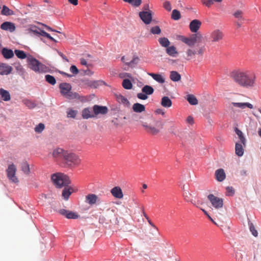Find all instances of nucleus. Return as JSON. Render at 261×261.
Segmentation results:
<instances>
[{"mask_svg": "<svg viewBox=\"0 0 261 261\" xmlns=\"http://www.w3.org/2000/svg\"><path fill=\"white\" fill-rule=\"evenodd\" d=\"M207 199L210 201L212 205L216 209H219L223 207V201L222 198L211 194L207 196Z\"/></svg>", "mask_w": 261, "mask_h": 261, "instance_id": "obj_6", "label": "nucleus"}, {"mask_svg": "<svg viewBox=\"0 0 261 261\" xmlns=\"http://www.w3.org/2000/svg\"><path fill=\"white\" fill-rule=\"evenodd\" d=\"M99 200L98 196L94 194H89L85 197V202L90 205L96 204L97 202Z\"/></svg>", "mask_w": 261, "mask_h": 261, "instance_id": "obj_12", "label": "nucleus"}, {"mask_svg": "<svg viewBox=\"0 0 261 261\" xmlns=\"http://www.w3.org/2000/svg\"><path fill=\"white\" fill-rule=\"evenodd\" d=\"M170 78L173 82H178L181 79V76L177 71H172L170 72Z\"/></svg>", "mask_w": 261, "mask_h": 261, "instance_id": "obj_32", "label": "nucleus"}, {"mask_svg": "<svg viewBox=\"0 0 261 261\" xmlns=\"http://www.w3.org/2000/svg\"><path fill=\"white\" fill-rule=\"evenodd\" d=\"M166 52L169 56L172 57H175L177 54L176 48L174 46H168L166 48Z\"/></svg>", "mask_w": 261, "mask_h": 261, "instance_id": "obj_33", "label": "nucleus"}, {"mask_svg": "<svg viewBox=\"0 0 261 261\" xmlns=\"http://www.w3.org/2000/svg\"><path fill=\"white\" fill-rule=\"evenodd\" d=\"M103 232L99 229H86V231L84 232V234H86L92 238H99L102 235Z\"/></svg>", "mask_w": 261, "mask_h": 261, "instance_id": "obj_18", "label": "nucleus"}, {"mask_svg": "<svg viewBox=\"0 0 261 261\" xmlns=\"http://www.w3.org/2000/svg\"><path fill=\"white\" fill-rule=\"evenodd\" d=\"M181 17L180 12L177 10H173L172 12L171 18L175 20H179Z\"/></svg>", "mask_w": 261, "mask_h": 261, "instance_id": "obj_44", "label": "nucleus"}, {"mask_svg": "<svg viewBox=\"0 0 261 261\" xmlns=\"http://www.w3.org/2000/svg\"><path fill=\"white\" fill-rule=\"evenodd\" d=\"M59 213L64 216L67 219H76L80 217V215L77 212H73L65 209H61L59 210Z\"/></svg>", "mask_w": 261, "mask_h": 261, "instance_id": "obj_8", "label": "nucleus"}, {"mask_svg": "<svg viewBox=\"0 0 261 261\" xmlns=\"http://www.w3.org/2000/svg\"><path fill=\"white\" fill-rule=\"evenodd\" d=\"M93 112L95 117L98 114H106L108 112V109L106 106H100L96 105L93 106Z\"/></svg>", "mask_w": 261, "mask_h": 261, "instance_id": "obj_15", "label": "nucleus"}, {"mask_svg": "<svg viewBox=\"0 0 261 261\" xmlns=\"http://www.w3.org/2000/svg\"><path fill=\"white\" fill-rule=\"evenodd\" d=\"M213 0H202V3L205 5L206 6L209 7L212 4H213Z\"/></svg>", "mask_w": 261, "mask_h": 261, "instance_id": "obj_56", "label": "nucleus"}, {"mask_svg": "<svg viewBox=\"0 0 261 261\" xmlns=\"http://www.w3.org/2000/svg\"><path fill=\"white\" fill-rule=\"evenodd\" d=\"M233 16L238 19L239 21H243L244 20L243 17V12L242 10H238L233 14Z\"/></svg>", "mask_w": 261, "mask_h": 261, "instance_id": "obj_38", "label": "nucleus"}, {"mask_svg": "<svg viewBox=\"0 0 261 261\" xmlns=\"http://www.w3.org/2000/svg\"><path fill=\"white\" fill-rule=\"evenodd\" d=\"M111 193L116 198L121 199L123 197L122 190L119 187H115L111 190Z\"/></svg>", "mask_w": 261, "mask_h": 261, "instance_id": "obj_20", "label": "nucleus"}, {"mask_svg": "<svg viewBox=\"0 0 261 261\" xmlns=\"http://www.w3.org/2000/svg\"><path fill=\"white\" fill-rule=\"evenodd\" d=\"M82 117L84 119H86L94 117L95 115L93 112V109L92 110L90 108H85L82 111Z\"/></svg>", "mask_w": 261, "mask_h": 261, "instance_id": "obj_21", "label": "nucleus"}, {"mask_svg": "<svg viewBox=\"0 0 261 261\" xmlns=\"http://www.w3.org/2000/svg\"><path fill=\"white\" fill-rule=\"evenodd\" d=\"M128 3L133 7H138L141 4L142 0H130Z\"/></svg>", "mask_w": 261, "mask_h": 261, "instance_id": "obj_49", "label": "nucleus"}, {"mask_svg": "<svg viewBox=\"0 0 261 261\" xmlns=\"http://www.w3.org/2000/svg\"><path fill=\"white\" fill-rule=\"evenodd\" d=\"M180 40L189 46H194L196 43L200 42L202 38V35L200 33L194 34L190 37L183 36H179Z\"/></svg>", "mask_w": 261, "mask_h": 261, "instance_id": "obj_5", "label": "nucleus"}, {"mask_svg": "<svg viewBox=\"0 0 261 261\" xmlns=\"http://www.w3.org/2000/svg\"><path fill=\"white\" fill-rule=\"evenodd\" d=\"M29 67L35 72H43L45 71V66L35 58L29 56L27 58Z\"/></svg>", "mask_w": 261, "mask_h": 261, "instance_id": "obj_4", "label": "nucleus"}, {"mask_svg": "<svg viewBox=\"0 0 261 261\" xmlns=\"http://www.w3.org/2000/svg\"><path fill=\"white\" fill-rule=\"evenodd\" d=\"M230 76L241 87L249 88L254 86L256 76L254 74H250L248 71L235 70L230 73Z\"/></svg>", "mask_w": 261, "mask_h": 261, "instance_id": "obj_1", "label": "nucleus"}, {"mask_svg": "<svg viewBox=\"0 0 261 261\" xmlns=\"http://www.w3.org/2000/svg\"><path fill=\"white\" fill-rule=\"evenodd\" d=\"M152 14L151 11H141L140 12L139 14L141 19L146 24H148L151 23L152 18Z\"/></svg>", "mask_w": 261, "mask_h": 261, "instance_id": "obj_9", "label": "nucleus"}, {"mask_svg": "<svg viewBox=\"0 0 261 261\" xmlns=\"http://www.w3.org/2000/svg\"><path fill=\"white\" fill-rule=\"evenodd\" d=\"M142 92L145 93L147 95H151L153 93L154 89L150 86L145 85L142 88Z\"/></svg>", "mask_w": 261, "mask_h": 261, "instance_id": "obj_34", "label": "nucleus"}, {"mask_svg": "<svg viewBox=\"0 0 261 261\" xmlns=\"http://www.w3.org/2000/svg\"><path fill=\"white\" fill-rule=\"evenodd\" d=\"M142 125L145 128V130L152 135H156L160 132V129L154 126H149L146 122H142Z\"/></svg>", "mask_w": 261, "mask_h": 261, "instance_id": "obj_16", "label": "nucleus"}, {"mask_svg": "<svg viewBox=\"0 0 261 261\" xmlns=\"http://www.w3.org/2000/svg\"><path fill=\"white\" fill-rule=\"evenodd\" d=\"M16 171V168L13 164L10 165L6 170L8 178L14 183L18 182V178L15 176Z\"/></svg>", "mask_w": 261, "mask_h": 261, "instance_id": "obj_7", "label": "nucleus"}, {"mask_svg": "<svg viewBox=\"0 0 261 261\" xmlns=\"http://www.w3.org/2000/svg\"><path fill=\"white\" fill-rule=\"evenodd\" d=\"M70 70L74 74H77L79 73V70L75 65H72L70 68Z\"/></svg>", "mask_w": 261, "mask_h": 261, "instance_id": "obj_57", "label": "nucleus"}, {"mask_svg": "<svg viewBox=\"0 0 261 261\" xmlns=\"http://www.w3.org/2000/svg\"><path fill=\"white\" fill-rule=\"evenodd\" d=\"M77 114V111L72 109H69L67 112V117L68 118H74Z\"/></svg>", "mask_w": 261, "mask_h": 261, "instance_id": "obj_51", "label": "nucleus"}, {"mask_svg": "<svg viewBox=\"0 0 261 261\" xmlns=\"http://www.w3.org/2000/svg\"><path fill=\"white\" fill-rule=\"evenodd\" d=\"M139 58L137 57H134L133 59L128 62H126V64L128 65L129 66L133 67L134 65L137 64L139 61Z\"/></svg>", "mask_w": 261, "mask_h": 261, "instance_id": "obj_48", "label": "nucleus"}, {"mask_svg": "<svg viewBox=\"0 0 261 261\" xmlns=\"http://www.w3.org/2000/svg\"><path fill=\"white\" fill-rule=\"evenodd\" d=\"M132 109L135 113H141L145 111V107L143 105L135 103L133 105Z\"/></svg>", "mask_w": 261, "mask_h": 261, "instance_id": "obj_26", "label": "nucleus"}, {"mask_svg": "<svg viewBox=\"0 0 261 261\" xmlns=\"http://www.w3.org/2000/svg\"><path fill=\"white\" fill-rule=\"evenodd\" d=\"M231 105L236 108H238L241 109H245L246 108H248L250 109L253 108V105L249 102H232Z\"/></svg>", "mask_w": 261, "mask_h": 261, "instance_id": "obj_23", "label": "nucleus"}, {"mask_svg": "<svg viewBox=\"0 0 261 261\" xmlns=\"http://www.w3.org/2000/svg\"><path fill=\"white\" fill-rule=\"evenodd\" d=\"M68 2L74 6H76L78 4V0H68Z\"/></svg>", "mask_w": 261, "mask_h": 261, "instance_id": "obj_64", "label": "nucleus"}, {"mask_svg": "<svg viewBox=\"0 0 261 261\" xmlns=\"http://www.w3.org/2000/svg\"><path fill=\"white\" fill-rule=\"evenodd\" d=\"M215 177L219 181H222L226 177L225 173L223 169H219L215 171Z\"/></svg>", "mask_w": 261, "mask_h": 261, "instance_id": "obj_24", "label": "nucleus"}, {"mask_svg": "<svg viewBox=\"0 0 261 261\" xmlns=\"http://www.w3.org/2000/svg\"><path fill=\"white\" fill-rule=\"evenodd\" d=\"M226 195L227 196H233L234 194V190L232 187H227L226 188Z\"/></svg>", "mask_w": 261, "mask_h": 261, "instance_id": "obj_53", "label": "nucleus"}, {"mask_svg": "<svg viewBox=\"0 0 261 261\" xmlns=\"http://www.w3.org/2000/svg\"><path fill=\"white\" fill-rule=\"evenodd\" d=\"M63 161L68 167H74L79 165L81 163V160L76 154L68 151H67L64 154Z\"/></svg>", "mask_w": 261, "mask_h": 261, "instance_id": "obj_3", "label": "nucleus"}, {"mask_svg": "<svg viewBox=\"0 0 261 261\" xmlns=\"http://www.w3.org/2000/svg\"><path fill=\"white\" fill-rule=\"evenodd\" d=\"M188 195L190 196L191 195V194H190L188 192H185L183 194L185 200L187 201H189L190 200V197H189Z\"/></svg>", "mask_w": 261, "mask_h": 261, "instance_id": "obj_61", "label": "nucleus"}, {"mask_svg": "<svg viewBox=\"0 0 261 261\" xmlns=\"http://www.w3.org/2000/svg\"><path fill=\"white\" fill-rule=\"evenodd\" d=\"M45 126L43 123H39L35 127V131L36 133H41L44 129Z\"/></svg>", "mask_w": 261, "mask_h": 261, "instance_id": "obj_50", "label": "nucleus"}, {"mask_svg": "<svg viewBox=\"0 0 261 261\" xmlns=\"http://www.w3.org/2000/svg\"><path fill=\"white\" fill-rule=\"evenodd\" d=\"M236 153L239 156H241L243 155L244 150L243 146L241 144L237 143L236 144Z\"/></svg>", "mask_w": 261, "mask_h": 261, "instance_id": "obj_36", "label": "nucleus"}, {"mask_svg": "<svg viewBox=\"0 0 261 261\" xmlns=\"http://www.w3.org/2000/svg\"><path fill=\"white\" fill-rule=\"evenodd\" d=\"M148 74L152 77L153 80L160 84H163L165 82V79L161 74L148 73Z\"/></svg>", "mask_w": 261, "mask_h": 261, "instance_id": "obj_25", "label": "nucleus"}, {"mask_svg": "<svg viewBox=\"0 0 261 261\" xmlns=\"http://www.w3.org/2000/svg\"><path fill=\"white\" fill-rule=\"evenodd\" d=\"M201 22L198 19H194L191 21L189 24V28L192 33H196L201 25Z\"/></svg>", "mask_w": 261, "mask_h": 261, "instance_id": "obj_14", "label": "nucleus"}, {"mask_svg": "<svg viewBox=\"0 0 261 261\" xmlns=\"http://www.w3.org/2000/svg\"><path fill=\"white\" fill-rule=\"evenodd\" d=\"M22 102L23 104L29 109H33L36 106V105L34 101L29 99H23Z\"/></svg>", "mask_w": 261, "mask_h": 261, "instance_id": "obj_41", "label": "nucleus"}, {"mask_svg": "<svg viewBox=\"0 0 261 261\" xmlns=\"http://www.w3.org/2000/svg\"><path fill=\"white\" fill-rule=\"evenodd\" d=\"M67 151L61 148H57L53 151L52 156L55 159L63 160L64 158V154L66 153Z\"/></svg>", "mask_w": 261, "mask_h": 261, "instance_id": "obj_10", "label": "nucleus"}, {"mask_svg": "<svg viewBox=\"0 0 261 261\" xmlns=\"http://www.w3.org/2000/svg\"><path fill=\"white\" fill-rule=\"evenodd\" d=\"M59 88L61 90V93L63 95L66 96H70V95L68 94L71 89V86L70 84L67 83H61L59 86Z\"/></svg>", "mask_w": 261, "mask_h": 261, "instance_id": "obj_13", "label": "nucleus"}, {"mask_svg": "<svg viewBox=\"0 0 261 261\" xmlns=\"http://www.w3.org/2000/svg\"><path fill=\"white\" fill-rule=\"evenodd\" d=\"M2 55L6 59H10L14 56V53L11 49L4 48L2 51Z\"/></svg>", "mask_w": 261, "mask_h": 261, "instance_id": "obj_29", "label": "nucleus"}, {"mask_svg": "<svg viewBox=\"0 0 261 261\" xmlns=\"http://www.w3.org/2000/svg\"><path fill=\"white\" fill-rule=\"evenodd\" d=\"M51 180L54 184L59 188H61L63 186H67L70 183L69 178L68 176L59 173L52 175Z\"/></svg>", "mask_w": 261, "mask_h": 261, "instance_id": "obj_2", "label": "nucleus"}, {"mask_svg": "<svg viewBox=\"0 0 261 261\" xmlns=\"http://www.w3.org/2000/svg\"><path fill=\"white\" fill-rule=\"evenodd\" d=\"M150 32L153 34H160L161 32V30L159 26H155L151 28L150 29Z\"/></svg>", "mask_w": 261, "mask_h": 261, "instance_id": "obj_52", "label": "nucleus"}, {"mask_svg": "<svg viewBox=\"0 0 261 261\" xmlns=\"http://www.w3.org/2000/svg\"><path fill=\"white\" fill-rule=\"evenodd\" d=\"M14 53L16 56L19 59H23L27 57L25 52L22 50L16 49Z\"/></svg>", "mask_w": 261, "mask_h": 261, "instance_id": "obj_45", "label": "nucleus"}, {"mask_svg": "<svg viewBox=\"0 0 261 261\" xmlns=\"http://www.w3.org/2000/svg\"><path fill=\"white\" fill-rule=\"evenodd\" d=\"M72 192L73 189L71 188H65L62 191V196L67 200Z\"/></svg>", "mask_w": 261, "mask_h": 261, "instance_id": "obj_31", "label": "nucleus"}, {"mask_svg": "<svg viewBox=\"0 0 261 261\" xmlns=\"http://www.w3.org/2000/svg\"><path fill=\"white\" fill-rule=\"evenodd\" d=\"M117 100L119 102L127 105L129 103L128 100L124 96L121 95H116Z\"/></svg>", "mask_w": 261, "mask_h": 261, "instance_id": "obj_43", "label": "nucleus"}, {"mask_svg": "<svg viewBox=\"0 0 261 261\" xmlns=\"http://www.w3.org/2000/svg\"><path fill=\"white\" fill-rule=\"evenodd\" d=\"M45 37L47 38L48 39H49V40L55 42H57V41L54 39L53 37H52L48 33H47L46 35L45 36Z\"/></svg>", "mask_w": 261, "mask_h": 261, "instance_id": "obj_62", "label": "nucleus"}, {"mask_svg": "<svg viewBox=\"0 0 261 261\" xmlns=\"http://www.w3.org/2000/svg\"><path fill=\"white\" fill-rule=\"evenodd\" d=\"M137 97L140 99L145 100L147 99L148 96L145 93L142 92L138 93Z\"/></svg>", "mask_w": 261, "mask_h": 261, "instance_id": "obj_55", "label": "nucleus"}, {"mask_svg": "<svg viewBox=\"0 0 261 261\" xmlns=\"http://www.w3.org/2000/svg\"><path fill=\"white\" fill-rule=\"evenodd\" d=\"M187 100L192 105H196L198 103L196 97L192 94L187 95Z\"/></svg>", "mask_w": 261, "mask_h": 261, "instance_id": "obj_37", "label": "nucleus"}, {"mask_svg": "<svg viewBox=\"0 0 261 261\" xmlns=\"http://www.w3.org/2000/svg\"><path fill=\"white\" fill-rule=\"evenodd\" d=\"M1 13L3 15L9 16L14 14L13 11L10 10L8 7L3 6Z\"/></svg>", "mask_w": 261, "mask_h": 261, "instance_id": "obj_39", "label": "nucleus"}, {"mask_svg": "<svg viewBox=\"0 0 261 261\" xmlns=\"http://www.w3.org/2000/svg\"><path fill=\"white\" fill-rule=\"evenodd\" d=\"M89 85L91 87H93V88H97L98 86V82H96V81H94V82H90L89 84Z\"/></svg>", "mask_w": 261, "mask_h": 261, "instance_id": "obj_59", "label": "nucleus"}, {"mask_svg": "<svg viewBox=\"0 0 261 261\" xmlns=\"http://www.w3.org/2000/svg\"><path fill=\"white\" fill-rule=\"evenodd\" d=\"M223 37L222 31L218 29L215 30L211 34V38L213 42H218L221 40Z\"/></svg>", "mask_w": 261, "mask_h": 261, "instance_id": "obj_11", "label": "nucleus"}, {"mask_svg": "<svg viewBox=\"0 0 261 261\" xmlns=\"http://www.w3.org/2000/svg\"><path fill=\"white\" fill-rule=\"evenodd\" d=\"M231 105L236 108H238L241 109H245L246 108H248L250 109L253 108V105L249 102H232Z\"/></svg>", "mask_w": 261, "mask_h": 261, "instance_id": "obj_22", "label": "nucleus"}, {"mask_svg": "<svg viewBox=\"0 0 261 261\" xmlns=\"http://www.w3.org/2000/svg\"><path fill=\"white\" fill-rule=\"evenodd\" d=\"M205 51V48L204 47H200L196 53L201 56H202Z\"/></svg>", "mask_w": 261, "mask_h": 261, "instance_id": "obj_58", "label": "nucleus"}, {"mask_svg": "<svg viewBox=\"0 0 261 261\" xmlns=\"http://www.w3.org/2000/svg\"><path fill=\"white\" fill-rule=\"evenodd\" d=\"M45 80L48 83L52 85H54L56 83V80L55 78L51 75H46Z\"/></svg>", "mask_w": 261, "mask_h": 261, "instance_id": "obj_46", "label": "nucleus"}, {"mask_svg": "<svg viewBox=\"0 0 261 261\" xmlns=\"http://www.w3.org/2000/svg\"><path fill=\"white\" fill-rule=\"evenodd\" d=\"M21 169L23 172L27 175H28L30 173V168L29 164L26 161L22 162L21 164Z\"/></svg>", "mask_w": 261, "mask_h": 261, "instance_id": "obj_30", "label": "nucleus"}, {"mask_svg": "<svg viewBox=\"0 0 261 261\" xmlns=\"http://www.w3.org/2000/svg\"><path fill=\"white\" fill-rule=\"evenodd\" d=\"M1 29L5 31H9L13 32L15 30V24L11 22L6 21L1 25Z\"/></svg>", "mask_w": 261, "mask_h": 261, "instance_id": "obj_19", "label": "nucleus"}, {"mask_svg": "<svg viewBox=\"0 0 261 261\" xmlns=\"http://www.w3.org/2000/svg\"><path fill=\"white\" fill-rule=\"evenodd\" d=\"M45 37L47 38L48 39H49V40L55 42H57V41L54 39L53 37H52L48 33H47L46 35L45 36Z\"/></svg>", "mask_w": 261, "mask_h": 261, "instance_id": "obj_63", "label": "nucleus"}, {"mask_svg": "<svg viewBox=\"0 0 261 261\" xmlns=\"http://www.w3.org/2000/svg\"><path fill=\"white\" fill-rule=\"evenodd\" d=\"M236 134H237V135L238 136L240 140V142L243 144L244 145H245V138L244 137L243 135V133L242 132L239 130L238 128H236Z\"/></svg>", "mask_w": 261, "mask_h": 261, "instance_id": "obj_47", "label": "nucleus"}, {"mask_svg": "<svg viewBox=\"0 0 261 261\" xmlns=\"http://www.w3.org/2000/svg\"><path fill=\"white\" fill-rule=\"evenodd\" d=\"M12 70V68L11 66L0 62V74L1 75H8L10 74Z\"/></svg>", "mask_w": 261, "mask_h": 261, "instance_id": "obj_17", "label": "nucleus"}, {"mask_svg": "<svg viewBox=\"0 0 261 261\" xmlns=\"http://www.w3.org/2000/svg\"><path fill=\"white\" fill-rule=\"evenodd\" d=\"M164 8L168 11L171 10V4L169 1H166L163 3Z\"/></svg>", "mask_w": 261, "mask_h": 261, "instance_id": "obj_54", "label": "nucleus"}, {"mask_svg": "<svg viewBox=\"0 0 261 261\" xmlns=\"http://www.w3.org/2000/svg\"><path fill=\"white\" fill-rule=\"evenodd\" d=\"M122 85L124 89L127 90L131 89L133 87V84L132 82L128 79L123 80Z\"/></svg>", "mask_w": 261, "mask_h": 261, "instance_id": "obj_40", "label": "nucleus"}, {"mask_svg": "<svg viewBox=\"0 0 261 261\" xmlns=\"http://www.w3.org/2000/svg\"><path fill=\"white\" fill-rule=\"evenodd\" d=\"M161 105L165 108H170L172 106V101L168 96H164L161 99Z\"/></svg>", "mask_w": 261, "mask_h": 261, "instance_id": "obj_28", "label": "nucleus"}, {"mask_svg": "<svg viewBox=\"0 0 261 261\" xmlns=\"http://www.w3.org/2000/svg\"><path fill=\"white\" fill-rule=\"evenodd\" d=\"M0 95L2 99L5 101H9L11 99V96L9 91L3 88L0 89Z\"/></svg>", "mask_w": 261, "mask_h": 261, "instance_id": "obj_27", "label": "nucleus"}, {"mask_svg": "<svg viewBox=\"0 0 261 261\" xmlns=\"http://www.w3.org/2000/svg\"><path fill=\"white\" fill-rule=\"evenodd\" d=\"M159 42L163 47H167L170 45V41L165 37H162L159 39Z\"/></svg>", "mask_w": 261, "mask_h": 261, "instance_id": "obj_42", "label": "nucleus"}, {"mask_svg": "<svg viewBox=\"0 0 261 261\" xmlns=\"http://www.w3.org/2000/svg\"><path fill=\"white\" fill-rule=\"evenodd\" d=\"M197 54L196 51L194 49L189 48L186 51V59L190 60L193 58V57Z\"/></svg>", "mask_w": 261, "mask_h": 261, "instance_id": "obj_35", "label": "nucleus"}, {"mask_svg": "<svg viewBox=\"0 0 261 261\" xmlns=\"http://www.w3.org/2000/svg\"><path fill=\"white\" fill-rule=\"evenodd\" d=\"M186 121L190 124H193L194 123V119L191 116H189L186 119Z\"/></svg>", "mask_w": 261, "mask_h": 261, "instance_id": "obj_60", "label": "nucleus"}]
</instances>
